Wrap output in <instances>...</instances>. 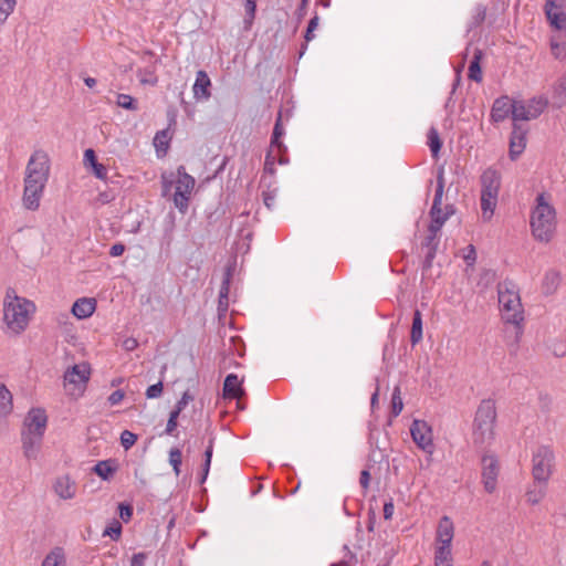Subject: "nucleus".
<instances>
[{"instance_id": "aec40b11", "label": "nucleus", "mask_w": 566, "mask_h": 566, "mask_svg": "<svg viewBox=\"0 0 566 566\" xmlns=\"http://www.w3.org/2000/svg\"><path fill=\"white\" fill-rule=\"evenodd\" d=\"M97 308V301L95 297H80L77 298L72 307L71 313L77 319H86L90 318Z\"/></svg>"}, {"instance_id": "a18cd8bd", "label": "nucleus", "mask_w": 566, "mask_h": 566, "mask_svg": "<svg viewBox=\"0 0 566 566\" xmlns=\"http://www.w3.org/2000/svg\"><path fill=\"white\" fill-rule=\"evenodd\" d=\"M228 293H229V281L226 280L220 289L219 293V305L220 307H228Z\"/></svg>"}, {"instance_id": "4468645a", "label": "nucleus", "mask_w": 566, "mask_h": 566, "mask_svg": "<svg viewBox=\"0 0 566 566\" xmlns=\"http://www.w3.org/2000/svg\"><path fill=\"white\" fill-rule=\"evenodd\" d=\"M82 164L86 172L103 182H107L108 167L98 159L94 149L87 148L84 150Z\"/></svg>"}, {"instance_id": "c756f323", "label": "nucleus", "mask_w": 566, "mask_h": 566, "mask_svg": "<svg viewBox=\"0 0 566 566\" xmlns=\"http://www.w3.org/2000/svg\"><path fill=\"white\" fill-rule=\"evenodd\" d=\"M427 138H428L427 144L430 148L432 158L438 159L439 153L442 147V140L440 138L438 129L436 127H430V129L428 130V134H427Z\"/></svg>"}, {"instance_id": "7c9ffc66", "label": "nucleus", "mask_w": 566, "mask_h": 566, "mask_svg": "<svg viewBox=\"0 0 566 566\" xmlns=\"http://www.w3.org/2000/svg\"><path fill=\"white\" fill-rule=\"evenodd\" d=\"M486 11H488V8L485 4L478 3L474 7L471 20L468 24V32L475 30L484 22V20L486 18Z\"/></svg>"}, {"instance_id": "2f4dec72", "label": "nucleus", "mask_w": 566, "mask_h": 566, "mask_svg": "<svg viewBox=\"0 0 566 566\" xmlns=\"http://www.w3.org/2000/svg\"><path fill=\"white\" fill-rule=\"evenodd\" d=\"M481 59H482V51L476 49L474 51L473 59L470 62L469 74H468L469 78L476 83H480L482 81V70H481V65H480Z\"/></svg>"}, {"instance_id": "f03ea898", "label": "nucleus", "mask_w": 566, "mask_h": 566, "mask_svg": "<svg viewBox=\"0 0 566 566\" xmlns=\"http://www.w3.org/2000/svg\"><path fill=\"white\" fill-rule=\"evenodd\" d=\"M36 313L35 303L8 287L2 298V323L4 333L10 336L23 334Z\"/></svg>"}, {"instance_id": "f257e3e1", "label": "nucleus", "mask_w": 566, "mask_h": 566, "mask_svg": "<svg viewBox=\"0 0 566 566\" xmlns=\"http://www.w3.org/2000/svg\"><path fill=\"white\" fill-rule=\"evenodd\" d=\"M52 170L49 153L43 148L32 150L23 171L21 205L28 211H38L41 206Z\"/></svg>"}, {"instance_id": "dca6fc26", "label": "nucleus", "mask_w": 566, "mask_h": 566, "mask_svg": "<svg viewBox=\"0 0 566 566\" xmlns=\"http://www.w3.org/2000/svg\"><path fill=\"white\" fill-rule=\"evenodd\" d=\"M439 232L440 230H437V227H428V234L421 244L422 250H424L423 271H428L432 266L440 243Z\"/></svg>"}, {"instance_id": "e2e57ef3", "label": "nucleus", "mask_w": 566, "mask_h": 566, "mask_svg": "<svg viewBox=\"0 0 566 566\" xmlns=\"http://www.w3.org/2000/svg\"><path fill=\"white\" fill-rule=\"evenodd\" d=\"M205 457H206V461L208 462V464H210L211 463V458H212V446H209L207 448Z\"/></svg>"}, {"instance_id": "39448f33", "label": "nucleus", "mask_w": 566, "mask_h": 566, "mask_svg": "<svg viewBox=\"0 0 566 566\" xmlns=\"http://www.w3.org/2000/svg\"><path fill=\"white\" fill-rule=\"evenodd\" d=\"M497 294L501 317L504 323L515 327V338L518 343L524 332V308L518 290L512 282L504 281L499 283Z\"/></svg>"}, {"instance_id": "13d9d810", "label": "nucleus", "mask_w": 566, "mask_h": 566, "mask_svg": "<svg viewBox=\"0 0 566 566\" xmlns=\"http://www.w3.org/2000/svg\"><path fill=\"white\" fill-rule=\"evenodd\" d=\"M66 329L69 332H72L74 328L72 326V324H70L69 326H66ZM76 334L75 333H67L66 337H65V340L69 343V344H72L74 345L76 343Z\"/></svg>"}, {"instance_id": "a211bd4d", "label": "nucleus", "mask_w": 566, "mask_h": 566, "mask_svg": "<svg viewBox=\"0 0 566 566\" xmlns=\"http://www.w3.org/2000/svg\"><path fill=\"white\" fill-rule=\"evenodd\" d=\"M54 494L63 501H70L77 495V483L69 474H62L52 482Z\"/></svg>"}, {"instance_id": "393cba45", "label": "nucleus", "mask_w": 566, "mask_h": 566, "mask_svg": "<svg viewBox=\"0 0 566 566\" xmlns=\"http://www.w3.org/2000/svg\"><path fill=\"white\" fill-rule=\"evenodd\" d=\"M242 395V380L237 375L229 374L223 384V397L226 399H239Z\"/></svg>"}, {"instance_id": "774afa93", "label": "nucleus", "mask_w": 566, "mask_h": 566, "mask_svg": "<svg viewBox=\"0 0 566 566\" xmlns=\"http://www.w3.org/2000/svg\"><path fill=\"white\" fill-rule=\"evenodd\" d=\"M389 512H390L389 503H385L384 504V516H385V518H389Z\"/></svg>"}, {"instance_id": "69168bd1", "label": "nucleus", "mask_w": 566, "mask_h": 566, "mask_svg": "<svg viewBox=\"0 0 566 566\" xmlns=\"http://www.w3.org/2000/svg\"><path fill=\"white\" fill-rule=\"evenodd\" d=\"M181 411L182 410H179V408L176 407V409L170 412L169 418L174 419V420H177Z\"/></svg>"}, {"instance_id": "4c0bfd02", "label": "nucleus", "mask_w": 566, "mask_h": 566, "mask_svg": "<svg viewBox=\"0 0 566 566\" xmlns=\"http://www.w3.org/2000/svg\"><path fill=\"white\" fill-rule=\"evenodd\" d=\"M17 0H0V25L3 24L14 11Z\"/></svg>"}, {"instance_id": "79ce46f5", "label": "nucleus", "mask_w": 566, "mask_h": 566, "mask_svg": "<svg viewBox=\"0 0 566 566\" xmlns=\"http://www.w3.org/2000/svg\"><path fill=\"white\" fill-rule=\"evenodd\" d=\"M137 441V436L132 431L124 430L120 434V443L125 450L132 448Z\"/></svg>"}, {"instance_id": "0eeeda50", "label": "nucleus", "mask_w": 566, "mask_h": 566, "mask_svg": "<svg viewBox=\"0 0 566 566\" xmlns=\"http://www.w3.org/2000/svg\"><path fill=\"white\" fill-rule=\"evenodd\" d=\"M497 418L495 400H481L472 423V441L475 447H483L494 439V427Z\"/></svg>"}, {"instance_id": "4be33fe9", "label": "nucleus", "mask_w": 566, "mask_h": 566, "mask_svg": "<svg viewBox=\"0 0 566 566\" xmlns=\"http://www.w3.org/2000/svg\"><path fill=\"white\" fill-rule=\"evenodd\" d=\"M545 14L549 24L558 31L566 30V13L562 7L554 1L547 0L545 4Z\"/></svg>"}, {"instance_id": "49530a36", "label": "nucleus", "mask_w": 566, "mask_h": 566, "mask_svg": "<svg viewBox=\"0 0 566 566\" xmlns=\"http://www.w3.org/2000/svg\"><path fill=\"white\" fill-rule=\"evenodd\" d=\"M163 394V382L151 385L146 390V397L149 399L158 398Z\"/></svg>"}, {"instance_id": "ddd939ff", "label": "nucleus", "mask_w": 566, "mask_h": 566, "mask_svg": "<svg viewBox=\"0 0 566 566\" xmlns=\"http://www.w3.org/2000/svg\"><path fill=\"white\" fill-rule=\"evenodd\" d=\"M410 433L415 443L424 452L432 454L434 451L432 428L423 420H413Z\"/></svg>"}, {"instance_id": "72a5a7b5", "label": "nucleus", "mask_w": 566, "mask_h": 566, "mask_svg": "<svg viewBox=\"0 0 566 566\" xmlns=\"http://www.w3.org/2000/svg\"><path fill=\"white\" fill-rule=\"evenodd\" d=\"M552 53L555 57L560 59L566 56V35L558 34L551 40Z\"/></svg>"}, {"instance_id": "603ef678", "label": "nucleus", "mask_w": 566, "mask_h": 566, "mask_svg": "<svg viewBox=\"0 0 566 566\" xmlns=\"http://www.w3.org/2000/svg\"><path fill=\"white\" fill-rule=\"evenodd\" d=\"M138 342L134 337H127L123 340V347L127 352H133L137 348Z\"/></svg>"}, {"instance_id": "5fc2aeb1", "label": "nucleus", "mask_w": 566, "mask_h": 566, "mask_svg": "<svg viewBox=\"0 0 566 566\" xmlns=\"http://www.w3.org/2000/svg\"><path fill=\"white\" fill-rule=\"evenodd\" d=\"M125 251V247L120 243H117V244H114L112 245L111 250H109V254L112 256H120Z\"/></svg>"}, {"instance_id": "6ab92c4d", "label": "nucleus", "mask_w": 566, "mask_h": 566, "mask_svg": "<svg viewBox=\"0 0 566 566\" xmlns=\"http://www.w3.org/2000/svg\"><path fill=\"white\" fill-rule=\"evenodd\" d=\"M481 195H485L486 197L493 196L499 197V191L501 187V175L500 172L489 167L481 175Z\"/></svg>"}, {"instance_id": "3c124183", "label": "nucleus", "mask_w": 566, "mask_h": 566, "mask_svg": "<svg viewBox=\"0 0 566 566\" xmlns=\"http://www.w3.org/2000/svg\"><path fill=\"white\" fill-rule=\"evenodd\" d=\"M133 510L128 505H119V516L123 521L127 522L132 517Z\"/></svg>"}, {"instance_id": "f8f14e48", "label": "nucleus", "mask_w": 566, "mask_h": 566, "mask_svg": "<svg viewBox=\"0 0 566 566\" xmlns=\"http://www.w3.org/2000/svg\"><path fill=\"white\" fill-rule=\"evenodd\" d=\"M513 122L531 120L539 117L547 107V99L544 97H534L525 104L523 101H516L513 106Z\"/></svg>"}, {"instance_id": "f704fd0d", "label": "nucleus", "mask_w": 566, "mask_h": 566, "mask_svg": "<svg viewBox=\"0 0 566 566\" xmlns=\"http://www.w3.org/2000/svg\"><path fill=\"white\" fill-rule=\"evenodd\" d=\"M170 136L167 130L158 132L154 137V146L158 156H164L168 149Z\"/></svg>"}, {"instance_id": "6e6d98bb", "label": "nucleus", "mask_w": 566, "mask_h": 566, "mask_svg": "<svg viewBox=\"0 0 566 566\" xmlns=\"http://www.w3.org/2000/svg\"><path fill=\"white\" fill-rule=\"evenodd\" d=\"M190 400H191V396L186 391V392H184L180 400L177 402L176 407H178L179 410H184Z\"/></svg>"}, {"instance_id": "6e6552de", "label": "nucleus", "mask_w": 566, "mask_h": 566, "mask_svg": "<svg viewBox=\"0 0 566 566\" xmlns=\"http://www.w3.org/2000/svg\"><path fill=\"white\" fill-rule=\"evenodd\" d=\"M454 524L448 515H443L436 530L434 566H452V539Z\"/></svg>"}, {"instance_id": "de8ad7c7", "label": "nucleus", "mask_w": 566, "mask_h": 566, "mask_svg": "<svg viewBox=\"0 0 566 566\" xmlns=\"http://www.w3.org/2000/svg\"><path fill=\"white\" fill-rule=\"evenodd\" d=\"M317 27H318V17L315 15L314 18H312L310 20V23H308V27L306 30L305 40L307 42L314 38V31L317 29Z\"/></svg>"}, {"instance_id": "5701e85b", "label": "nucleus", "mask_w": 566, "mask_h": 566, "mask_svg": "<svg viewBox=\"0 0 566 566\" xmlns=\"http://www.w3.org/2000/svg\"><path fill=\"white\" fill-rule=\"evenodd\" d=\"M211 81L205 71H198L192 86L193 97L197 101H207L211 96Z\"/></svg>"}, {"instance_id": "9b49d317", "label": "nucleus", "mask_w": 566, "mask_h": 566, "mask_svg": "<svg viewBox=\"0 0 566 566\" xmlns=\"http://www.w3.org/2000/svg\"><path fill=\"white\" fill-rule=\"evenodd\" d=\"M444 170L442 167H440L437 171V186L434 191V198L433 202L430 209V224L429 227H437V230H441L444 222L448 220L450 214L452 213V210H449V207H447V211L443 212L441 205H442V197L444 192Z\"/></svg>"}, {"instance_id": "052dcab7", "label": "nucleus", "mask_w": 566, "mask_h": 566, "mask_svg": "<svg viewBox=\"0 0 566 566\" xmlns=\"http://www.w3.org/2000/svg\"><path fill=\"white\" fill-rule=\"evenodd\" d=\"M139 80L143 84H155L156 83V77L153 75V74H148V75H139Z\"/></svg>"}, {"instance_id": "f3484780", "label": "nucleus", "mask_w": 566, "mask_h": 566, "mask_svg": "<svg viewBox=\"0 0 566 566\" xmlns=\"http://www.w3.org/2000/svg\"><path fill=\"white\" fill-rule=\"evenodd\" d=\"M527 133L528 128L526 126L513 122L509 150V155L512 160H516L518 156L525 150Z\"/></svg>"}, {"instance_id": "ea45409f", "label": "nucleus", "mask_w": 566, "mask_h": 566, "mask_svg": "<svg viewBox=\"0 0 566 566\" xmlns=\"http://www.w3.org/2000/svg\"><path fill=\"white\" fill-rule=\"evenodd\" d=\"M182 462L181 451L177 448H174L169 451V463L174 469L175 474L178 476L180 474V467Z\"/></svg>"}, {"instance_id": "bf43d9fd", "label": "nucleus", "mask_w": 566, "mask_h": 566, "mask_svg": "<svg viewBox=\"0 0 566 566\" xmlns=\"http://www.w3.org/2000/svg\"><path fill=\"white\" fill-rule=\"evenodd\" d=\"M176 428H177V420L169 418L168 422H167V427H166V433L172 434V432L176 430Z\"/></svg>"}, {"instance_id": "c85d7f7f", "label": "nucleus", "mask_w": 566, "mask_h": 566, "mask_svg": "<svg viewBox=\"0 0 566 566\" xmlns=\"http://www.w3.org/2000/svg\"><path fill=\"white\" fill-rule=\"evenodd\" d=\"M41 566H67L66 555L63 548L55 547L44 557Z\"/></svg>"}, {"instance_id": "0e129e2a", "label": "nucleus", "mask_w": 566, "mask_h": 566, "mask_svg": "<svg viewBox=\"0 0 566 566\" xmlns=\"http://www.w3.org/2000/svg\"><path fill=\"white\" fill-rule=\"evenodd\" d=\"M84 83L87 87L92 88L96 85V80L93 77H86L84 78Z\"/></svg>"}, {"instance_id": "cd10ccee", "label": "nucleus", "mask_w": 566, "mask_h": 566, "mask_svg": "<svg viewBox=\"0 0 566 566\" xmlns=\"http://www.w3.org/2000/svg\"><path fill=\"white\" fill-rule=\"evenodd\" d=\"M547 483H536L533 480V483L528 486L525 496L526 501L531 505L538 504L546 495Z\"/></svg>"}, {"instance_id": "e433bc0d", "label": "nucleus", "mask_w": 566, "mask_h": 566, "mask_svg": "<svg viewBox=\"0 0 566 566\" xmlns=\"http://www.w3.org/2000/svg\"><path fill=\"white\" fill-rule=\"evenodd\" d=\"M116 104L117 106L128 111H137L138 108L136 99L129 94H117Z\"/></svg>"}, {"instance_id": "864d4df0", "label": "nucleus", "mask_w": 566, "mask_h": 566, "mask_svg": "<svg viewBox=\"0 0 566 566\" xmlns=\"http://www.w3.org/2000/svg\"><path fill=\"white\" fill-rule=\"evenodd\" d=\"M555 91L558 95L566 96V73L560 77Z\"/></svg>"}, {"instance_id": "412c9836", "label": "nucleus", "mask_w": 566, "mask_h": 566, "mask_svg": "<svg viewBox=\"0 0 566 566\" xmlns=\"http://www.w3.org/2000/svg\"><path fill=\"white\" fill-rule=\"evenodd\" d=\"M516 101H511L509 96L496 98L491 108V120L494 123L503 122L510 114L513 115V106Z\"/></svg>"}, {"instance_id": "bb28decb", "label": "nucleus", "mask_w": 566, "mask_h": 566, "mask_svg": "<svg viewBox=\"0 0 566 566\" xmlns=\"http://www.w3.org/2000/svg\"><path fill=\"white\" fill-rule=\"evenodd\" d=\"M13 411V396L4 384H0V419L9 417Z\"/></svg>"}, {"instance_id": "4d7b16f0", "label": "nucleus", "mask_w": 566, "mask_h": 566, "mask_svg": "<svg viewBox=\"0 0 566 566\" xmlns=\"http://www.w3.org/2000/svg\"><path fill=\"white\" fill-rule=\"evenodd\" d=\"M146 556L143 553L135 554L132 558L130 566H144Z\"/></svg>"}, {"instance_id": "338daca9", "label": "nucleus", "mask_w": 566, "mask_h": 566, "mask_svg": "<svg viewBox=\"0 0 566 566\" xmlns=\"http://www.w3.org/2000/svg\"><path fill=\"white\" fill-rule=\"evenodd\" d=\"M209 469H210V464H208V462H207V461H205V467H203V476H202L201 482H205V480H206V478H207V475H208V473H209Z\"/></svg>"}, {"instance_id": "1a4fd4ad", "label": "nucleus", "mask_w": 566, "mask_h": 566, "mask_svg": "<svg viewBox=\"0 0 566 566\" xmlns=\"http://www.w3.org/2000/svg\"><path fill=\"white\" fill-rule=\"evenodd\" d=\"M91 376L92 367L87 361H81L66 368L63 375L65 394L73 399L83 397Z\"/></svg>"}, {"instance_id": "473e14b6", "label": "nucleus", "mask_w": 566, "mask_h": 566, "mask_svg": "<svg viewBox=\"0 0 566 566\" xmlns=\"http://www.w3.org/2000/svg\"><path fill=\"white\" fill-rule=\"evenodd\" d=\"M497 205V197H486L485 195H481V210H482V217L485 221L491 220L495 207Z\"/></svg>"}, {"instance_id": "a19ab883", "label": "nucleus", "mask_w": 566, "mask_h": 566, "mask_svg": "<svg viewBox=\"0 0 566 566\" xmlns=\"http://www.w3.org/2000/svg\"><path fill=\"white\" fill-rule=\"evenodd\" d=\"M122 534V525L118 521H113L104 531V536H109L111 538L117 541Z\"/></svg>"}, {"instance_id": "a878e982", "label": "nucleus", "mask_w": 566, "mask_h": 566, "mask_svg": "<svg viewBox=\"0 0 566 566\" xmlns=\"http://www.w3.org/2000/svg\"><path fill=\"white\" fill-rule=\"evenodd\" d=\"M560 273L556 270H548L543 277L542 291L545 295L554 294L560 284Z\"/></svg>"}, {"instance_id": "c9c22d12", "label": "nucleus", "mask_w": 566, "mask_h": 566, "mask_svg": "<svg viewBox=\"0 0 566 566\" xmlns=\"http://www.w3.org/2000/svg\"><path fill=\"white\" fill-rule=\"evenodd\" d=\"M422 339V318L421 313L416 311L412 318L410 340L415 345Z\"/></svg>"}, {"instance_id": "c03bdc74", "label": "nucleus", "mask_w": 566, "mask_h": 566, "mask_svg": "<svg viewBox=\"0 0 566 566\" xmlns=\"http://www.w3.org/2000/svg\"><path fill=\"white\" fill-rule=\"evenodd\" d=\"M463 259L469 266H473L476 261V251L473 244H469L463 254Z\"/></svg>"}, {"instance_id": "20e7f679", "label": "nucleus", "mask_w": 566, "mask_h": 566, "mask_svg": "<svg viewBox=\"0 0 566 566\" xmlns=\"http://www.w3.org/2000/svg\"><path fill=\"white\" fill-rule=\"evenodd\" d=\"M531 233L535 241L548 244L553 241L557 231L556 209L545 193L537 195L535 206L530 216Z\"/></svg>"}, {"instance_id": "7ed1b4c3", "label": "nucleus", "mask_w": 566, "mask_h": 566, "mask_svg": "<svg viewBox=\"0 0 566 566\" xmlns=\"http://www.w3.org/2000/svg\"><path fill=\"white\" fill-rule=\"evenodd\" d=\"M48 422L46 410L42 407H32L27 412L22 423L21 444L23 455L28 460L38 459Z\"/></svg>"}, {"instance_id": "8fccbe9b", "label": "nucleus", "mask_w": 566, "mask_h": 566, "mask_svg": "<svg viewBox=\"0 0 566 566\" xmlns=\"http://www.w3.org/2000/svg\"><path fill=\"white\" fill-rule=\"evenodd\" d=\"M283 135V129H282V126H281V117L277 118L276 120V124L274 126V130H273V138H272V144L274 145H277L280 146V137Z\"/></svg>"}, {"instance_id": "09e8293b", "label": "nucleus", "mask_w": 566, "mask_h": 566, "mask_svg": "<svg viewBox=\"0 0 566 566\" xmlns=\"http://www.w3.org/2000/svg\"><path fill=\"white\" fill-rule=\"evenodd\" d=\"M124 398L125 392L123 390H116L108 396L107 401L111 406H117L123 401Z\"/></svg>"}, {"instance_id": "b1692460", "label": "nucleus", "mask_w": 566, "mask_h": 566, "mask_svg": "<svg viewBox=\"0 0 566 566\" xmlns=\"http://www.w3.org/2000/svg\"><path fill=\"white\" fill-rule=\"evenodd\" d=\"M119 465L117 460L107 459L98 461L93 468L92 471L101 478L103 481H109L113 479L114 474L117 472Z\"/></svg>"}, {"instance_id": "37998d69", "label": "nucleus", "mask_w": 566, "mask_h": 566, "mask_svg": "<svg viewBox=\"0 0 566 566\" xmlns=\"http://www.w3.org/2000/svg\"><path fill=\"white\" fill-rule=\"evenodd\" d=\"M245 1V12H247V18H245V23L248 27H250L252 24V21L254 19V15H255V10H256V2L255 0H244Z\"/></svg>"}, {"instance_id": "423d86ee", "label": "nucleus", "mask_w": 566, "mask_h": 566, "mask_svg": "<svg viewBox=\"0 0 566 566\" xmlns=\"http://www.w3.org/2000/svg\"><path fill=\"white\" fill-rule=\"evenodd\" d=\"M163 192L167 195L172 191V201L175 207L185 213L188 210L196 180L186 172L185 167L180 166L175 172L161 175Z\"/></svg>"}, {"instance_id": "680f3d73", "label": "nucleus", "mask_w": 566, "mask_h": 566, "mask_svg": "<svg viewBox=\"0 0 566 566\" xmlns=\"http://www.w3.org/2000/svg\"><path fill=\"white\" fill-rule=\"evenodd\" d=\"M369 482V472L367 470H364L360 474V484L364 489L368 486Z\"/></svg>"}, {"instance_id": "9d476101", "label": "nucleus", "mask_w": 566, "mask_h": 566, "mask_svg": "<svg viewBox=\"0 0 566 566\" xmlns=\"http://www.w3.org/2000/svg\"><path fill=\"white\" fill-rule=\"evenodd\" d=\"M555 468V453L549 446H539L532 457V476L536 483H548Z\"/></svg>"}, {"instance_id": "2eb2a0df", "label": "nucleus", "mask_w": 566, "mask_h": 566, "mask_svg": "<svg viewBox=\"0 0 566 566\" xmlns=\"http://www.w3.org/2000/svg\"><path fill=\"white\" fill-rule=\"evenodd\" d=\"M499 472L497 459L494 455H484L482 458V483L484 490L490 494L496 490Z\"/></svg>"}, {"instance_id": "58836bf2", "label": "nucleus", "mask_w": 566, "mask_h": 566, "mask_svg": "<svg viewBox=\"0 0 566 566\" xmlns=\"http://www.w3.org/2000/svg\"><path fill=\"white\" fill-rule=\"evenodd\" d=\"M403 408L402 399L400 397V388L396 386L391 394V417H397Z\"/></svg>"}]
</instances>
